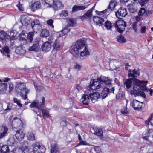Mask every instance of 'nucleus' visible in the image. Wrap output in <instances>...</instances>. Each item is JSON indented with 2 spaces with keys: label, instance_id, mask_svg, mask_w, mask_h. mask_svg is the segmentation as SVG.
Instances as JSON below:
<instances>
[{
  "label": "nucleus",
  "instance_id": "nucleus-10",
  "mask_svg": "<svg viewBox=\"0 0 153 153\" xmlns=\"http://www.w3.org/2000/svg\"><path fill=\"white\" fill-rule=\"evenodd\" d=\"M31 149H30L26 146H23L21 148H16L14 149L15 153H34Z\"/></svg>",
  "mask_w": 153,
  "mask_h": 153
},
{
  "label": "nucleus",
  "instance_id": "nucleus-34",
  "mask_svg": "<svg viewBox=\"0 0 153 153\" xmlns=\"http://www.w3.org/2000/svg\"><path fill=\"white\" fill-rule=\"evenodd\" d=\"M142 106V104L137 100H134V110H140Z\"/></svg>",
  "mask_w": 153,
  "mask_h": 153
},
{
  "label": "nucleus",
  "instance_id": "nucleus-55",
  "mask_svg": "<svg viewBox=\"0 0 153 153\" xmlns=\"http://www.w3.org/2000/svg\"><path fill=\"white\" fill-rule=\"evenodd\" d=\"M140 70L137 69V70L134 69V79H136V78H137L140 75Z\"/></svg>",
  "mask_w": 153,
  "mask_h": 153
},
{
  "label": "nucleus",
  "instance_id": "nucleus-48",
  "mask_svg": "<svg viewBox=\"0 0 153 153\" xmlns=\"http://www.w3.org/2000/svg\"><path fill=\"white\" fill-rule=\"evenodd\" d=\"M121 112L122 114L124 115H127L129 114V111L127 110V108H124L123 109L121 110Z\"/></svg>",
  "mask_w": 153,
  "mask_h": 153
},
{
  "label": "nucleus",
  "instance_id": "nucleus-47",
  "mask_svg": "<svg viewBox=\"0 0 153 153\" xmlns=\"http://www.w3.org/2000/svg\"><path fill=\"white\" fill-rule=\"evenodd\" d=\"M128 8L129 11L131 13H134V5L133 4H130L128 6Z\"/></svg>",
  "mask_w": 153,
  "mask_h": 153
},
{
  "label": "nucleus",
  "instance_id": "nucleus-18",
  "mask_svg": "<svg viewBox=\"0 0 153 153\" xmlns=\"http://www.w3.org/2000/svg\"><path fill=\"white\" fill-rule=\"evenodd\" d=\"M52 6L55 10L62 9L63 8V5L62 4V2L59 1H54Z\"/></svg>",
  "mask_w": 153,
  "mask_h": 153
},
{
  "label": "nucleus",
  "instance_id": "nucleus-62",
  "mask_svg": "<svg viewBox=\"0 0 153 153\" xmlns=\"http://www.w3.org/2000/svg\"><path fill=\"white\" fill-rule=\"evenodd\" d=\"M107 12L108 13H110V12H108V10L107 9H105L103 11H102L101 12H100V13L99 15H101L103 14L104 13H105Z\"/></svg>",
  "mask_w": 153,
  "mask_h": 153
},
{
  "label": "nucleus",
  "instance_id": "nucleus-20",
  "mask_svg": "<svg viewBox=\"0 0 153 153\" xmlns=\"http://www.w3.org/2000/svg\"><path fill=\"white\" fill-rule=\"evenodd\" d=\"M51 48V45L48 42H45L42 47V51L45 52L50 51Z\"/></svg>",
  "mask_w": 153,
  "mask_h": 153
},
{
  "label": "nucleus",
  "instance_id": "nucleus-25",
  "mask_svg": "<svg viewBox=\"0 0 153 153\" xmlns=\"http://www.w3.org/2000/svg\"><path fill=\"white\" fill-rule=\"evenodd\" d=\"M20 22L23 25L27 26L29 23V20L27 19L26 16L22 15L21 16Z\"/></svg>",
  "mask_w": 153,
  "mask_h": 153
},
{
  "label": "nucleus",
  "instance_id": "nucleus-26",
  "mask_svg": "<svg viewBox=\"0 0 153 153\" xmlns=\"http://www.w3.org/2000/svg\"><path fill=\"white\" fill-rule=\"evenodd\" d=\"M7 86L6 83L0 82V94H3L6 91Z\"/></svg>",
  "mask_w": 153,
  "mask_h": 153
},
{
  "label": "nucleus",
  "instance_id": "nucleus-33",
  "mask_svg": "<svg viewBox=\"0 0 153 153\" xmlns=\"http://www.w3.org/2000/svg\"><path fill=\"white\" fill-rule=\"evenodd\" d=\"M110 92L109 89L107 88H104L102 91V93L101 94V96L103 98H106L108 96Z\"/></svg>",
  "mask_w": 153,
  "mask_h": 153
},
{
  "label": "nucleus",
  "instance_id": "nucleus-61",
  "mask_svg": "<svg viewBox=\"0 0 153 153\" xmlns=\"http://www.w3.org/2000/svg\"><path fill=\"white\" fill-rule=\"evenodd\" d=\"M94 150L97 153H99L100 151V149L99 146H95Z\"/></svg>",
  "mask_w": 153,
  "mask_h": 153
},
{
  "label": "nucleus",
  "instance_id": "nucleus-59",
  "mask_svg": "<svg viewBox=\"0 0 153 153\" xmlns=\"http://www.w3.org/2000/svg\"><path fill=\"white\" fill-rule=\"evenodd\" d=\"M64 34L62 31L59 32L57 33V36L58 38H59L62 36Z\"/></svg>",
  "mask_w": 153,
  "mask_h": 153
},
{
  "label": "nucleus",
  "instance_id": "nucleus-23",
  "mask_svg": "<svg viewBox=\"0 0 153 153\" xmlns=\"http://www.w3.org/2000/svg\"><path fill=\"white\" fill-rule=\"evenodd\" d=\"M39 46L38 41H36L34 43L33 45L30 47L29 50L30 51H34L37 52L39 50Z\"/></svg>",
  "mask_w": 153,
  "mask_h": 153
},
{
  "label": "nucleus",
  "instance_id": "nucleus-44",
  "mask_svg": "<svg viewBox=\"0 0 153 153\" xmlns=\"http://www.w3.org/2000/svg\"><path fill=\"white\" fill-rule=\"evenodd\" d=\"M89 52L86 47L84 48V50L83 51H81L80 55L82 56H84L86 55L89 54Z\"/></svg>",
  "mask_w": 153,
  "mask_h": 153
},
{
  "label": "nucleus",
  "instance_id": "nucleus-4",
  "mask_svg": "<svg viewBox=\"0 0 153 153\" xmlns=\"http://www.w3.org/2000/svg\"><path fill=\"white\" fill-rule=\"evenodd\" d=\"M148 83L147 81H140L134 79V90H140L144 92H148V89L147 88L146 85Z\"/></svg>",
  "mask_w": 153,
  "mask_h": 153
},
{
  "label": "nucleus",
  "instance_id": "nucleus-13",
  "mask_svg": "<svg viewBox=\"0 0 153 153\" xmlns=\"http://www.w3.org/2000/svg\"><path fill=\"white\" fill-rule=\"evenodd\" d=\"M86 41L84 39H82L79 40L77 41L75 45L80 50L82 48H84L85 47Z\"/></svg>",
  "mask_w": 153,
  "mask_h": 153
},
{
  "label": "nucleus",
  "instance_id": "nucleus-21",
  "mask_svg": "<svg viewBox=\"0 0 153 153\" xmlns=\"http://www.w3.org/2000/svg\"><path fill=\"white\" fill-rule=\"evenodd\" d=\"M88 6V5L86 6H85L74 5L72 7V12H76L80 10H84Z\"/></svg>",
  "mask_w": 153,
  "mask_h": 153
},
{
  "label": "nucleus",
  "instance_id": "nucleus-54",
  "mask_svg": "<svg viewBox=\"0 0 153 153\" xmlns=\"http://www.w3.org/2000/svg\"><path fill=\"white\" fill-rule=\"evenodd\" d=\"M13 101L14 102L17 103V105L20 107L22 106V104L20 103V101L19 100H18L17 98H14L13 99Z\"/></svg>",
  "mask_w": 153,
  "mask_h": 153
},
{
  "label": "nucleus",
  "instance_id": "nucleus-19",
  "mask_svg": "<svg viewBox=\"0 0 153 153\" xmlns=\"http://www.w3.org/2000/svg\"><path fill=\"white\" fill-rule=\"evenodd\" d=\"M8 131V129L7 127L3 125L0 127V138L4 137Z\"/></svg>",
  "mask_w": 153,
  "mask_h": 153
},
{
  "label": "nucleus",
  "instance_id": "nucleus-29",
  "mask_svg": "<svg viewBox=\"0 0 153 153\" xmlns=\"http://www.w3.org/2000/svg\"><path fill=\"white\" fill-rule=\"evenodd\" d=\"M54 0H45L43 1L42 4L46 7L52 6L54 4Z\"/></svg>",
  "mask_w": 153,
  "mask_h": 153
},
{
  "label": "nucleus",
  "instance_id": "nucleus-42",
  "mask_svg": "<svg viewBox=\"0 0 153 153\" xmlns=\"http://www.w3.org/2000/svg\"><path fill=\"white\" fill-rule=\"evenodd\" d=\"M117 40L118 42L121 43H124L126 41V39L122 35H120L117 37Z\"/></svg>",
  "mask_w": 153,
  "mask_h": 153
},
{
  "label": "nucleus",
  "instance_id": "nucleus-3",
  "mask_svg": "<svg viewBox=\"0 0 153 153\" xmlns=\"http://www.w3.org/2000/svg\"><path fill=\"white\" fill-rule=\"evenodd\" d=\"M15 90L23 99L25 100L27 98V94L29 92V90L26 88L25 83H18L16 86Z\"/></svg>",
  "mask_w": 153,
  "mask_h": 153
},
{
  "label": "nucleus",
  "instance_id": "nucleus-53",
  "mask_svg": "<svg viewBox=\"0 0 153 153\" xmlns=\"http://www.w3.org/2000/svg\"><path fill=\"white\" fill-rule=\"evenodd\" d=\"M146 12L145 9L144 8H141L138 14L139 16H142Z\"/></svg>",
  "mask_w": 153,
  "mask_h": 153
},
{
  "label": "nucleus",
  "instance_id": "nucleus-11",
  "mask_svg": "<svg viewBox=\"0 0 153 153\" xmlns=\"http://www.w3.org/2000/svg\"><path fill=\"white\" fill-rule=\"evenodd\" d=\"M127 15L126 9L122 7L120 8L117 11L115 12L116 16L120 18V17H125Z\"/></svg>",
  "mask_w": 153,
  "mask_h": 153
},
{
  "label": "nucleus",
  "instance_id": "nucleus-38",
  "mask_svg": "<svg viewBox=\"0 0 153 153\" xmlns=\"http://www.w3.org/2000/svg\"><path fill=\"white\" fill-rule=\"evenodd\" d=\"M9 151V147L7 145H3L1 149V153H7Z\"/></svg>",
  "mask_w": 153,
  "mask_h": 153
},
{
  "label": "nucleus",
  "instance_id": "nucleus-2",
  "mask_svg": "<svg viewBox=\"0 0 153 153\" xmlns=\"http://www.w3.org/2000/svg\"><path fill=\"white\" fill-rule=\"evenodd\" d=\"M100 96L98 93L88 91L87 92H85L80 100L83 104L87 105L90 100L92 102L94 103L99 98Z\"/></svg>",
  "mask_w": 153,
  "mask_h": 153
},
{
  "label": "nucleus",
  "instance_id": "nucleus-52",
  "mask_svg": "<svg viewBox=\"0 0 153 153\" xmlns=\"http://www.w3.org/2000/svg\"><path fill=\"white\" fill-rule=\"evenodd\" d=\"M68 23L70 26H74L75 24L74 20L72 19H69L68 21Z\"/></svg>",
  "mask_w": 153,
  "mask_h": 153
},
{
  "label": "nucleus",
  "instance_id": "nucleus-22",
  "mask_svg": "<svg viewBox=\"0 0 153 153\" xmlns=\"http://www.w3.org/2000/svg\"><path fill=\"white\" fill-rule=\"evenodd\" d=\"M143 135H146V136H143V138L148 141L149 139L148 138V137H152L153 138V130L150 129L146 133H143Z\"/></svg>",
  "mask_w": 153,
  "mask_h": 153
},
{
  "label": "nucleus",
  "instance_id": "nucleus-9",
  "mask_svg": "<svg viewBox=\"0 0 153 153\" xmlns=\"http://www.w3.org/2000/svg\"><path fill=\"white\" fill-rule=\"evenodd\" d=\"M91 129V132L95 135L99 136L101 140H105L106 138L103 137L102 134L103 131L101 128L94 126L92 127Z\"/></svg>",
  "mask_w": 153,
  "mask_h": 153
},
{
  "label": "nucleus",
  "instance_id": "nucleus-50",
  "mask_svg": "<svg viewBox=\"0 0 153 153\" xmlns=\"http://www.w3.org/2000/svg\"><path fill=\"white\" fill-rule=\"evenodd\" d=\"M145 123L146 125H149V123L152 125H153V120L151 118L149 117L145 121Z\"/></svg>",
  "mask_w": 153,
  "mask_h": 153
},
{
  "label": "nucleus",
  "instance_id": "nucleus-57",
  "mask_svg": "<svg viewBox=\"0 0 153 153\" xmlns=\"http://www.w3.org/2000/svg\"><path fill=\"white\" fill-rule=\"evenodd\" d=\"M64 35L66 34L70 31V29H68L67 27H65L62 30Z\"/></svg>",
  "mask_w": 153,
  "mask_h": 153
},
{
  "label": "nucleus",
  "instance_id": "nucleus-51",
  "mask_svg": "<svg viewBox=\"0 0 153 153\" xmlns=\"http://www.w3.org/2000/svg\"><path fill=\"white\" fill-rule=\"evenodd\" d=\"M47 24L48 25L51 27L52 29L54 28V26L53 25V21L51 19H50L47 21Z\"/></svg>",
  "mask_w": 153,
  "mask_h": 153
},
{
  "label": "nucleus",
  "instance_id": "nucleus-40",
  "mask_svg": "<svg viewBox=\"0 0 153 153\" xmlns=\"http://www.w3.org/2000/svg\"><path fill=\"white\" fill-rule=\"evenodd\" d=\"M16 51L17 53L20 54H22L25 53V48L21 47H17L16 49Z\"/></svg>",
  "mask_w": 153,
  "mask_h": 153
},
{
  "label": "nucleus",
  "instance_id": "nucleus-8",
  "mask_svg": "<svg viewBox=\"0 0 153 153\" xmlns=\"http://www.w3.org/2000/svg\"><path fill=\"white\" fill-rule=\"evenodd\" d=\"M128 72V77H133L126 79L124 83V85H126V88L128 89L131 87L132 82L134 81V70L132 71L131 73V70H129Z\"/></svg>",
  "mask_w": 153,
  "mask_h": 153
},
{
  "label": "nucleus",
  "instance_id": "nucleus-17",
  "mask_svg": "<svg viewBox=\"0 0 153 153\" xmlns=\"http://www.w3.org/2000/svg\"><path fill=\"white\" fill-rule=\"evenodd\" d=\"M93 21L94 23L97 25L101 26L104 21V19L101 17L98 16H95L93 17Z\"/></svg>",
  "mask_w": 153,
  "mask_h": 153
},
{
  "label": "nucleus",
  "instance_id": "nucleus-39",
  "mask_svg": "<svg viewBox=\"0 0 153 153\" xmlns=\"http://www.w3.org/2000/svg\"><path fill=\"white\" fill-rule=\"evenodd\" d=\"M49 32L46 29H43L41 33L40 36L41 37H47L49 36Z\"/></svg>",
  "mask_w": 153,
  "mask_h": 153
},
{
  "label": "nucleus",
  "instance_id": "nucleus-30",
  "mask_svg": "<svg viewBox=\"0 0 153 153\" xmlns=\"http://www.w3.org/2000/svg\"><path fill=\"white\" fill-rule=\"evenodd\" d=\"M39 21L38 20L36 19L34 20L31 23L32 29L34 30H36L39 25Z\"/></svg>",
  "mask_w": 153,
  "mask_h": 153
},
{
  "label": "nucleus",
  "instance_id": "nucleus-41",
  "mask_svg": "<svg viewBox=\"0 0 153 153\" xmlns=\"http://www.w3.org/2000/svg\"><path fill=\"white\" fill-rule=\"evenodd\" d=\"M34 35L33 32L29 33L27 35V39L30 42H31L33 39V36Z\"/></svg>",
  "mask_w": 153,
  "mask_h": 153
},
{
  "label": "nucleus",
  "instance_id": "nucleus-24",
  "mask_svg": "<svg viewBox=\"0 0 153 153\" xmlns=\"http://www.w3.org/2000/svg\"><path fill=\"white\" fill-rule=\"evenodd\" d=\"M79 50L76 46L74 45L71 46L70 49V52L73 56H75L78 54Z\"/></svg>",
  "mask_w": 153,
  "mask_h": 153
},
{
  "label": "nucleus",
  "instance_id": "nucleus-27",
  "mask_svg": "<svg viewBox=\"0 0 153 153\" xmlns=\"http://www.w3.org/2000/svg\"><path fill=\"white\" fill-rule=\"evenodd\" d=\"M116 1L115 0H111L110 1L108 8H107L109 12H111L113 10L116 6Z\"/></svg>",
  "mask_w": 153,
  "mask_h": 153
},
{
  "label": "nucleus",
  "instance_id": "nucleus-43",
  "mask_svg": "<svg viewBox=\"0 0 153 153\" xmlns=\"http://www.w3.org/2000/svg\"><path fill=\"white\" fill-rule=\"evenodd\" d=\"M104 25L108 30H110L112 27V23L109 21H107L104 24Z\"/></svg>",
  "mask_w": 153,
  "mask_h": 153
},
{
  "label": "nucleus",
  "instance_id": "nucleus-6",
  "mask_svg": "<svg viewBox=\"0 0 153 153\" xmlns=\"http://www.w3.org/2000/svg\"><path fill=\"white\" fill-rule=\"evenodd\" d=\"M13 131H17V129H22L23 128V123L20 119L14 118L12 121L11 124Z\"/></svg>",
  "mask_w": 153,
  "mask_h": 153
},
{
  "label": "nucleus",
  "instance_id": "nucleus-32",
  "mask_svg": "<svg viewBox=\"0 0 153 153\" xmlns=\"http://www.w3.org/2000/svg\"><path fill=\"white\" fill-rule=\"evenodd\" d=\"M138 90H134V96L135 95L137 96H140L144 98H146V95L143 92V91H141L140 89H138Z\"/></svg>",
  "mask_w": 153,
  "mask_h": 153
},
{
  "label": "nucleus",
  "instance_id": "nucleus-49",
  "mask_svg": "<svg viewBox=\"0 0 153 153\" xmlns=\"http://www.w3.org/2000/svg\"><path fill=\"white\" fill-rule=\"evenodd\" d=\"M6 108L4 106L3 107V109L5 111H6L7 110H9L12 109V106L11 104L9 103H7L6 105Z\"/></svg>",
  "mask_w": 153,
  "mask_h": 153
},
{
  "label": "nucleus",
  "instance_id": "nucleus-16",
  "mask_svg": "<svg viewBox=\"0 0 153 153\" xmlns=\"http://www.w3.org/2000/svg\"><path fill=\"white\" fill-rule=\"evenodd\" d=\"M10 39V40H14L15 39L14 36H12L11 37L7 35V33L4 31L0 32V39L3 40L5 39Z\"/></svg>",
  "mask_w": 153,
  "mask_h": 153
},
{
  "label": "nucleus",
  "instance_id": "nucleus-5",
  "mask_svg": "<svg viewBox=\"0 0 153 153\" xmlns=\"http://www.w3.org/2000/svg\"><path fill=\"white\" fill-rule=\"evenodd\" d=\"M112 23L113 25L117 29L118 31L120 33L124 31L126 27L125 22L121 19L115 21Z\"/></svg>",
  "mask_w": 153,
  "mask_h": 153
},
{
  "label": "nucleus",
  "instance_id": "nucleus-7",
  "mask_svg": "<svg viewBox=\"0 0 153 153\" xmlns=\"http://www.w3.org/2000/svg\"><path fill=\"white\" fill-rule=\"evenodd\" d=\"M32 146L33 148V150L31 149H30L34 152V153H44L45 151V148L43 146L41 143L36 142L32 145Z\"/></svg>",
  "mask_w": 153,
  "mask_h": 153
},
{
  "label": "nucleus",
  "instance_id": "nucleus-1",
  "mask_svg": "<svg viewBox=\"0 0 153 153\" xmlns=\"http://www.w3.org/2000/svg\"><path fill=\"white\" fill-rule=\"evenodd\" d=\"M111 80L108 77L101 76L99 78L92 80L89 85L90 89L94 90L102 88L104 85H107L111 84Z\"/></svg>",
  "mask_w": 153,
  "mask_h": 153
},
{
  "label": "nucleus",
  "instance_id": "nucleus-45",
  "mask_svg": "<svg viewBox=\"0 0 153 153\" xmlns=\"http://www.w3.org/2000/svg\"><path fill=\"white\" fill-rule=\"evenodd\" d=\"M27 137L28 140L30 141H33L35 140V135L32 133H28Z\"/></svg>",
  "mask_w": 153,
  "mask_h": 153
},
{
  "label": "nucleus",
  "instance_id": "nucleus-14",
  "mask_svg": "<svg viewBox=\"0 0 153 153\" xmlns=\"http://www.w3.org/2000/svg\"><path fill=\"white\" fill-rule=\"evenodd\" d=\"M22 129H17V131H13L15 133V137L18 140H20L23 139L25 136V134Z\"/></svg>",
  "mask_w": 153,
  "mask_h": 153
},
{
  "label": "nucleus",
  "instance_id": "nucleus-35",
  "mask_svg": "<svg viewBox=\"0 0 153 153\" xmlns=\"http://www.w3.org/2000/svg\"><path fill=\"white\" fill-rule=\"evenodd\" d=\"M51 153H59L56 144L55 143L54 145H51Z\"/></svg>",
  "mask_w": 153,
  "mask_h": 153
},
{
  "label": "nucleus",
  "instance_id": "nucleus-58",
  "mask_svg": "<svg viewBox=\"0 0 153 153\" xmlns=\"http://www.w3.org/2000/svg\"><path fill=\"white\" fill-rule=\"evenodd\" d=\"M9 91L10 92H11L13 89V85L12 83L10 82L9 83Z\"/></svg>",
  "mask_w": 153,
  "mask_h": 153
},
{
  "label": "nucleus",
  "instance_id": "nucleus-12",
  "mask_svg": "<svg viewBox=\"0 0 153 153\" xmlns=\"http://www.w3.org/2000/svg\"><path fill=\"white\" fill-rule=\"evenodd\" d=\"M45 99L44 97H42V101L39 102H34L32 103L30 107L31 108L36 107L38 109H39V107L38 106H42L43 105H44L45 104Z\"/></svg>",
  "mask_w": 153,
  "mask_h": 153
},
{
  "label": "nucleus",
  "instance_id": "nucleus-28",
  "mask_svg": "<svg viewBox=\"0 0 153 153\" xmlns=\"http://www.w3.org/2000/svg\"><path fill=\"white\" fill-rule=\"evenodd\" d=\"M60 41L58 39L55 40L54 41V43L53 45V50L58 51L60 49Z\"/></svg>",
  "mask_w": 153,
  "mask_h": 153
},
{
  "label": "nucleus",
  "instance_id": "nucleus-46",
  "mask_svg": "<svg viewBox=\"0 0 153 153\" xmlns=\"http://www.w3.org/2000/svg\"><path fill=\"white\" fill-rule=\"evenodd\" d=\"M136 0H134L135 1ZM139 4L141 7H144L146 4L149 0H138Z\"/></svg>",
  "mask_w": 153,
  "mask_h": 153
},
{
  "label": "nucleus",
  "instance_id": "nucleus-15",
  "mask_svg": "<svg viewBox=\"0 0 153 153\" xmlns=\"http://www.w3.org/2000/svg\"><path fill=\"white\" fill-rule=\"evenodd\" d=\"M39 108V110L42 111L43 117L44 118H48L50 116L49 113V110L47 108H44V105L42 106H38Z\"/></svg>",
  "mask_w": 153,
  "mask_h": 153
},
{
  "label": "nucleus",
  "instance_id": "nucleus-60",
  "mask_svg": "<svg viewBox=\"0 0 153 153\" xmlns=\"http://www.w3.org/2000/svg\"><path fill=\"white\" fill-rule=\"evenodd\" d=\"M48 42L50 44L51 43H53V42L55 41V40H54V38L52 36L50 37L48 39Z\"/></svg>",
  "mask_w": 153,
  "mask_h": 153
},
{
  "label": "nucleus",
  "instance_id": "nucleus-56",
  "mask_svg": "<svg viewBox=\"0 0 153 153\" xmlns=\"http://www.w3.org/2000/svg\"><path fill=\"white\" fill-rule=\"evenodd\" d=\"M68 15V14L67 11L65 10L62 11L60 14V15L61 17H63L67 16Z\"/></svg>",
  "mask_w": 153,
  "mask_h": 153
},
{
  "label": "nucleus",
  "instance_id": "nucleus-63",
  "mask_svg": "<svg viewBox=\"0 0 153 153\" xmlns=\"http://www.w3.org/2000/svg\"><path fill=\"white\" fill-rule=\"evenodd\" d=\"M146 27L145 26H144L143 27H142V28L141 29V32L142 33H145L146 32Z\"/></svg>",
  "mask_w": 153,
  "mask_h": 153
},
{
  "label": "nucleus",
  "instance_id": "nucleus-64",
  "mask_svg": "<svg viewBox=\"0 0 153 153\" xmlns=\"http://www.w3.org/2000/svg\"><path fill=\"white\" fill-rule=\"evenodd\" d=\"M74 68L76 69L80 70L81 68V66L79 64H76L74 66Z\"/></svg>",
  "mask_w": 153,
  "mask_h": 153
},
{
  "label": "nucleus",
  "instance_id": "nucleus-36",
  "mask_svg": "<svg viewBox=\"0 0 153 153\" xmlns=\"http://www.w3.org/2000/svg\"><path fill=\"white\" fill-rule=\"evenodd\" d=\"M92 16V13L91 12V10H89L85 13L82 16V18L83 19H87L88 18H90Z\"/></svg>",
  "mask_w": 153,
  "mask_h": 153
},
{
  "label": "nucleus",
  "instance_id": "nucleus-31",
  "mask_svg": "<svg viewBox=\"0 0 153 153\" xmlns=\"http://www.w3.org/2000/svg\"><path fill=\"white\" fill-rule=\"evenodd\" d=\"M41 7L40 3L39 1H36L32 4L31 5V8L33 11Z\"/></svg>",
  "mask_w": 153,
  "mask_h": 153
},
{
  "label": "nucleus",
  "instance_id": "nucleus-37",
  "mask_svg": "<svg viewBox=\"0 0 153 153\" xmlns=\"http://www.w3.org/2000/svg\"><path fill=\"white\" fill-rule=\"evenodd\" d=\"M0 51L3 55L6 56L5 53L7 54L9 53L10 50L9 48L7 46H5L2 48V50H0Z\"/></svg>",
  "mask_w": 153,
  "mask_h": 153
}]
</instances>
